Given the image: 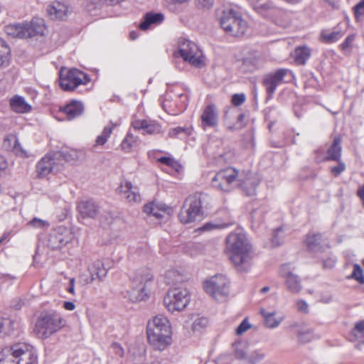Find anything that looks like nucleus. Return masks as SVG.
I'll list each match as a JSON object with an SVG mask.
<instances>
[{"label":"nucleus","mask_w":364,"mask_h":364,"mask_svg":"<svg viewBox=\"0 0 364 364\" xmlns=\"http://www.w3.org/2000/svg\"><path fill=\"white\" fill-rule=\"evenodd\" d=\"M119 192L130 203H139L141 202V196L138 188L134 187L132 183L129 181L121 183L119 187Z\"/></svg>","instance_id":"19"},{"label":"nucleus","mask_w":364,"mask_h":364,"mask_svg":"<svg viewBox=\"0 0 364 364\" xmlns=\"http://www.w3.org/2000/svg\"><path fill=\"white\" fill-rule=\"evenodd\" d=\"M297 336L299 342L301 343H306L318 338V336H317L311 328L299 331L297 333Z\"/></svg>","instance_id":"39"},{"label":"nucleus","mask_w":364,"mask_h":364,"mask_svg":"<svg viewBox=\"0 0 364 364\" xmlns=\"http://www.w3.org/2000/svg\"><path fill=\"white\" fill-rule=\"evenodd\" d=\"M208 319L204 317L197 318L192 324V330L193 331H199L208 325Z\"/></svg>","instance_id":"47"},{"label":"nucleus","mask_w":364,"mask_h":364,"mask_svg":"<svg viewBox=\"0 0 364 364\" xmlns=\"http://www.w3.org/2000/svg\"><path fill=\"white\" fill-rule=\"evenodd\" d=\"M11 56V49L6 43L0 38V67L7 66Z\"/></svg>","instance_id":"33"},{"label":"nucleus","mask_w":364,"mask_h":364,"mask_svg":"<svg viewBox=\"0 0 364 364\" xmlns=\"http://www.w3.org/2000/svg\"><path fill=\"white\" fill-rule=\"evenodd\" d=\"M137 137L134 136L132 134L128 133L121 144L122 149L129 152L136 144Z\"/></svg>","instance_id":"41"},{"label":"nucleus","mask_w":364,"mask_h":364,"mask_svg":"<svg viewBox=\"0 0 364 364\" xmlns=\"http://www.w3.org/2000/svg\"><path fill=\"white\" fill-rule=\"evenodd\" d=\"M345 164L338 161V165L331 168V173L335 176H338L345 170Z\"/></svg>","instance_id":"57"},{"label":"nucleus","mask_w":364,"mask_h":364,"mask_svg":"<svg viewBox=\"0 0 364 364\" xmlns=\"http://www.w3.org/2000/svg\"><path fill=\"white\" fill-rule=\"evenodd\" d=\"M26 225L29 228L39 230H46L50 224L47 220H44L38 218H34L28 221Z\"/></svg>","instance_id":"45"},{"label":"nucleus","mask_w":364,"mask_h":364,"mask_svg":"<svg viewBox=\"0 0 364 364\" xmlns=\"http://www.w3.org/2000/svg\"><path fill=\"white\" fill-rule=\"evenodd\" d=\"M88 270L89 272H92L94 277L99 279H102L107 274V271L104 267L103 263L100 260L94 262L92 266L89 267Z\"/></svg>","instance_id":"38"},{"label":"nucleus","mask_w":364,"mask_h":364,"mask_svg":"<svg viewBox=\"0 0 364 364\" xmlns=\"http://www.w3.org/2000/svg\"><path fill=\"white\" fill-rule=\"evenodd\" d=\"M354 38H355V37H354L353 35L348 36L346 38L344 42L341 45V48L343 50H346L347 48H350L351 45H352V43L354 41Z\"/></svg>","instance_id":"59"},{"label":"nucleus","mask_w":364,"mask_h":364,"mask_svg":"<svg viewBox=\"0 0 364 364\" xmlns=\"http://www.w3.org/2000/svg\"><path fill=\"white\" fill-rule=\"evenodd\" d=\"M351 336L353 341H358L355 348L360 350L361 346L364 345V321H360L355 324L351 331Z\"/></svg>","instance_id":"29"},{"label":"nucleus","mask_w":364,"mask_h":364,"mask_svg":"<svg viewBox=\"0 0 364 364\" xmlns=\"http://www.w3.org/2000/svg\"><path fill=\"white\" fill-rule=\"evenodd\" d=\"M279 274L284 279V284L289 291L297 294L301 290V279L298 275L294 273L289 264H285L281 267Z\"/></svg>","instance_id":"15"},{"label":"nucleus","mask_w":364,"mask_h":364,"mask_svg":"<svg viewBox=\"0 0 364 364\" xmlns=\"http://www.w3.org/2000/svg\"><path fill=\"white\" fill-rule=\"evenodd\" d=\"M159 161L168 166H173V168H176L178 171L181 168V166L176 161L169 157H161L159 159Z\"/></svg>","instance_id":"51"},{"label":"nucleus","mask_w":364,"mask_h":364,"mask_svg":"<svg viewBox=\"0 0 364 364\" xmlns=\"http://www.w3.org/2000/svg\"><path fill=\"white\" fill-rule=\"evenodd\" d=\"M171 326L166 317L156 316L147 324L146 334L149 343L156 350H163L171 344Z\"/></svg>","instance_id":"2"},{"label":"nucleus","mask_w":364,"mask_h":364,"mask_svg":"<svg viewBox=\"0 0 364 364\" xmlns=\"http://www.w3.org/2000/svg\"><path fill=\"white\" fill-rule=\"evenodd\" d=\"M235 222L232 219L229 218L224 222L215 221V223H207L200 227L199 230L205 232L215 229H225L232 225Z\"/></svg>","instance_id":"30"},{"label":"nucleus","mask_w":364,"mask_h":364,"mask_svg":"<svg viewBox=\"0 0 364 364\" xmlns=\"http://www.w3.org/2000/svg\"><path fill=\"white\" fill-rule=\"evenodd\" d=\"M170 209L164 204L148 203L144 206V212L149 215H152L156 219L164 218L165 215H168Z\"/></svg>","instance_id":"22"},{"label":"nucleus","mask_w":364,"mask_h":364,"mask_svg":"<svg viewBox=\"0 0 364 364\" xmlns=\"http://www.w3.org/2000/svg\"><path fill=\"white\" fill-rule=\"evenodd\" d=\"M86 75L77 69L62 68L60 71V86L65 91L74 90L78 85L85 83Z\"/></svg>","instance_id":"13"},{"label":"nucleus","mask_w":364,"mask_h":364,"mask_svg":"<svg viewBox=\"0 0 364 364\" xmlns=\"http://www.w3.org/2000/svg\"><path fill=\"white\" fill-rule=\"evenodd\" d=\"M264 318L265 325L268 328H275L279 325V323L282 321L283 318L279 317L278 318H275V312H267L264 309L261 311Z\"/></svg>","instance_id":"35"},{"label":"nucleus","mask_w":364,"mask_h":364,"mask_svg":"<svg viewBox=\"0 0 364 364\" xmlns=\"http://www.w3.org/2000/svg\"><path fill=\"white\" fill-rule=\"evenodd\" d=\"M185 134L186 135H189L191 132L188 128L177 127L175 128H172L168 132V136L171 138L176 137L181 134Z\"/></svg>","instance_id":"49"},{"label":"nucleus","mask_w":364,"mask_h":364,"mask_svg":"<svg viewBox=\"0 0 364 364\" xmlns=\"http://www.w3.org/2000/svg\"><path fill=\"white\" fill-rule=\"evenodd\" d=\"M161 132V125L155 122H147L144 132L149 134H157Z\"/></svg>","instance_id":"46"},{"label":"nucleus","mask_w":364,"mask_h":364,"mask_svg":"<svg viewBox=\"0 0 364 364\" xmlns=\"http://www.w3.org/2000/svg\"><path fill=\"white\" fill-rule=\"evenodd\" d=\"M250 326H251L249 323L247 318H245L236 328V334L238 336L242 335L250 328Z\"/></svg>","instance_id":"52"},{"label":"nucleus","mask_w":364,"mask_h":364,"mask_svg":"<svg viewBox=\"0 0 364 364\" xmlns=\"http://www.w3.org/2000/svg\"><path fill=\"white\" fill-rule=\"evenodd\" d=\"M60 110L65 113L69 120H71L82 114L84 106L79 101H72Z\"/></svg>","instance_id":"24"},{"label":"nucleus","mask_w":364,"mask_h":364,"mask_svg":"<svg viewBox=\"0 0 364 364\" xmlns=\"http://www.w3.org/2000/svg\"><path fill=\"white\" fill-rule=\"evenodd\" d=\"M111 350L116 355L122 357L124 355V350L122 346L117 343H113L110 346Z\"/></svg>","instance_id":"56"},{"label":"nucleus","mask_w":364,"mask_h":364,"mask_svg":"<svg viewBox=\"0 0 364 364\" xmlns=\"http://www.w3.org/2000/svg\"><path fill=\"white\" fill-rule=\"evenodd\" d=\"M297 308L299 311L307 313L308 312V304L306 301L300 300L297 301Z\"/></svg>","instance_id":"60"},{"label":"nucleus","mask_w":364,"mask_h":364,"mask_svg":"<svg viewBox=\"0 0 364 364\" xmlns=\"http://www.w3.org/2000/svg\"><path fill=\"white\" fill-rule=\"evenodd\" d=\"M164 16L161 13L147 12L139 25L141 30H147L151 25H158L163 22Z\"/></svg>","instance_id":"23"},{"label":"nucleus","mask_w":364,"mask_h":364,"mask_svg":"<svg viewBox=\"0 0 364 364\" xmlns=\"http://www.w3.org/2000/svg\"><path fill=\"white\" fill-rule=\"evenodd\" d=\"M356 18L364 15V0H361L354 8Z\"/></svg>","instance_id":"54"},{"label":"nucleus","mask_w":364,"mask_h":364,"mask_svg":"<svg viewBox=\"0 0 364 364\" xmlns=\"http://www.w3.org/2000/svg\"><path fill=\"white\" fill-rule=\"evenodd\" d=\"M254 9L260 15L265 18L269 17L270 13L274 9V6L271 2L259 4L254 6Z\"/></svg>","instance_id":"42"},{"label":"nucleus","mask_w":364,"mask_h":364,"mask_svg":"<svg viewBox=\"0 0 364 364\" xmlns=\"http://www.w3.org/2000/svg\"><path fill=\"white\" fill-rule=\"evenodd\" d=\"M63 164L59 162V154H49L43 157L36 165L38 177L43 178L52 172L60 171Z\"/></svg>","instance_id":"14"},{"label":"nucleus","mask_w":364,"mask_h":364,"mask_svg":"<svg viewBox=\"0 0 364 364\" xmlns=\"http://www.w3.org/2000/svg\"><path fill=\"white\" fill-rule=\"evenodd\" d=\"M344 33L345 32L340 29L339 26H338L331 33H322L321 38L324 42L331 43L341 38L344 35Z\"/></svg>","instance_id":"34"},{"label":"nucleus","mask_w":364,"mask_h":364,"mask_svg":"<svg viewBox=\"0 0 364 364\" xmlns=\"http://www.w3.org/2000/svg\"><path fill=\"white\" fill-rule=\"evenodd\" d=\"M12 322L9 318H0V333L6 332V328H10Z\"/></svg>","instance_id":"55"},{"label":"nucleus","mask_w":364,"mask_h":364,"mask_svg":"<svg viewBox=\"0 0 364 364\" xmlns=\"http://www.w3.org/2000/svg\"><path fill=\"white\" fill-rule=\"evenodd\" d=\"M82 278H83V282L85 284L92 283L95 279L92 272H89V275H82Z\"/></svg>","instance_id":"61"},{"label":"nucleus","mask_w":364,"mask_h":364,"mask_svg":"<svg viewBox=\"0 0 364 364\" xmlns=\"http://www.w3.org/2000/svg\"><path fill=\"white\" fill-rule=\"evenodd\" d=\"M245 119V114H239V116L237 117V122L238 123H241V125L238 126V127H230L229 129H231V130H234V129H240V128H242L243 127V121L244 119Z\"/></svg>","instance_id":"63"},{"label":"nucleus","mask_w":364,"mask_h":364,"mask_svg":"<svg viewBox=\"0 0 364 364\" xmlns=\"http://www.w3.org/2000/svg\"><path fill=\"white\" fill-rule=\"evenodd\" d=\"M205 291L217 301H224L229 294L230 282L223 274L212 277L204 283Z\"/></svg>","instance_id":"9"},{"label":"nucleus","mask_w":364,"mask_h":364,"mask_svg":"<svg viewBox=\"0 0 364 364\" xmlns=\"http://www.w3.org/2000/svg\"><path fill=\"white\" fill-rule=\"evenodd\" d=\"M321 241V235L318 233L307 236L305 242L309 250L312 251H318L322 248Z\"/></svg>","instance_id":"36"},{"label":"nucleus","mask_w":364,"mask_h":364,"mask_svg":"<svg viewBox=\"0 0 364 364\" xmlns=\"http://www.w3.org/2000/svg\"><path fill=\"white\" fill-rule=\"evenodd\" d=\"M198 4L203 8L210 9L214 3V0H198Z\"/></svg>","instance_id":"62"},{"label":"nucleus","mask_w":364,"mask_h":364,"mask_svg":"<svg viewBox=\"0 0 364 364\" xmlns=\"http://www.w3.org/2000/svg\"><path fill=\"white\" fill-rule=\"evenodd\" d=\"M110 124L112 125H107L105 127L102 134L97 137L95 141L96 145H103L107 141L109 136L112 134L113 128L118 126L119 124L118 122L114 124L112 122H110Z\"/></svg>","instance_id":"37"},{"label":"nucleus","mask_w":364,"mask_h":364,"mask_svg":"<svg viewBox=\"0 0 364 364\" xmlns=\"http://www.w3.org/2000/svg\"><path fill=\"white\" fill-rule=\"evenodd\" d=\"M246 97L243 93L235 94L232 97V103L235 106H240L245 101Z\"/></svg>","instance_id":"53"},{"label":"nucleus","mask_w":364,"mask_h":364,"mask_svg":"<svg viewBox=\"0 0 364 364\" xmlns=\"http://www.w3.org/2000/svg\"><path fill=\"white\" fill-rule=\"evenodd\" d=\"M285 234L282 227H279L274 230L272 237V244L274 247L281 245L284 242Z\"/></svg>","instance_id":"44"},{"label":"nucleus","mask_w":364,"mask_h":364,"mask_svg":"<svg viewBox=\"0 0 364 364\" xmlns=\"http://www.w3.org/2000/svg\"><path fill=\"white\" fill-rule=\"evenodd\" d=\"M189 301L188 290L181 288L170 289L164 299V305L171 312L183 310L188 304Z\"/></svg>","instance_id":"11"},{"label":"nucleus","mask_w":364,"mask_h":364,"mask_svg":"<svg viewBox=\"0 0 364 364\" xmlns=\"http://www.w3.org/2000/svg\"><path fill=\"white\" fill-rule=\"evenodd\" d=\"M72 238L73 235L69 230L60 227L50 232L48 245L53 250L60 249L68 244Z\"/></svg>","instance_id":"16"},{"label":"nucleus","mask_w":364,"mask_h":364,"mask_svg":"<svg viewBox=\"0 0 364 364\" xmlns=\"http://www.w3.org/2000/svg\"><path fill=\"white\" fill-rule=\"evenodd\" d=\"M265 358V354L261 350H255L248 354L247 364H259Z\"/></svg>","instance_id":"43"},{"label":"nucleus","mask_w":364,"mask_h":364,"mask_svg":"<svg viewBox=\"0 0 364 364\" xmlns=\"http://www.w3.org/2000/svg\"><path fill=\"white\" fill-rule=\"evenodd\" d=\"M10 107L17 113H27L31 110V106L26 102L25 99L19 95H15L10 99Z\"/></svg>","instance_id":"25"},{"label":"nucleus","mask_w":364,"mask_h":364,"mask_svg":"<svg viewBox=\"0 0 364 364\" xmlns=\"http://www.w3.org/2000/svg\"><path fill=\"white\" fill-rule=\"evenodd\" d=\"M205 195L196 193L189 196L184 201L178 214L179 220L183 224H188L200 220L203 215L202 204Z\"/></svg>","instance_id":"7"},{"label":"nucleus","mask_w":364,"mask_h":364,"mask_svg":"<svg viewBox=\"0 0 364 364\" xmlns=\"http://www.w3.org/2000/svg\"><path fill=\"white\" fill-rule=\"evenodd\" d=\"M311 55L310 49L306 46L298 47L294 50V60L299 65H304L309 58Z\"/></svg>","instance_id":"32"},{"label":"nucleus","mask_w":364,"mask_h":364,"mask_svg":"<svg viewBox=\"0 0 364 364\" xmlns=\"http://www.w3.org/2000/svg\"><path fill=\"white\" fill-rule=\"evenodd\" d=\"M183 281L182 276L177 270L171 269L165 274V282L167 284H176Z\"/></svg>","instance_id":"40"},{"label":"nucleus","mask_w":364,"mask_h":364,"mask_svg":"<svg viewBox=\"0 0 364 364\" xmlns=\"http://www.w3.org/2000/svg\"><path fill=\"white\" fill-rule=\"evenodd\" d=\"M201 127L203 129L206 128H213L218 124V112L216 107L210 105L205 107L200 116Z\"/></svg>","instance_id":"18"},{"label":"nucleus","mask_w":364,"mask_h":364,"mask_svg":"<svg viewBox=\"0 0 364 364\" xmlns=\"http://www.w3.org/2000/svg\"><path fill=\"white\" fill-rule=\"evenodd\" d=\"M238 171L232 167H227L218 171L212 178V186L223 192L231 191L237 181Z\"/></svg>","instance_id":"10"},{"label":"nucleus","mask_w":364,"mask_h":364,"mask_svg":"<svg viewBox=\"0 0 364 364\" xmlns=\"http://www.w3.org/2000/svg\"><path fill=\"white\" fill-rule=\"evenodd\" d=\"M65 324V321L59 314L54 312L43 313L36 323L35 332L39 338L45 339L58 331Z\"/></svg>","instance_id":"6"},{"label":"nucleus","mask_w":364,"mask_h":364,"mask_svg":"<svg viewBox=\"0 0 364 364\" xmlns=\"http://www.w3.org/2000/svg\"><path fill=\"white\" fill-rule=\"evenodd\" d=\"M55 154H59V162L63 164V161L73 162L82 159L84 156L82 151L76 149H65L59 152H55Z\"/></svg>","instance_id":"26"},{"label":"nucleus","mask_w":364,"mask_h":364,"mask_svg":"<svg viewBox=\"0 0 364 364\" xmlns=\"http://www.w3.org/2000/svg\"><path fill=\"white\" fill-rule=\"evenodd\" d=\"M46 11L51 19L63 20L67 16L68 7L66 4L55 1L48 6Z\"/></svg>","instance_id":"21"},{"label":"nucleus","mask_w":364,"mask_h":364,"mask_svg":"<svg viewBox=\"0 0 364 364\" xmlns=\"http://www.w3.org/2000/svg\"><path fill=\"white\" fill-rule=\"evenodd\" d=\"M241 182L240 186L248 196H252L256 194V188L259 184V179L254 176H249L245 179H239Z\"/></svg>","instance_id":"27"},{"label":"nucleus","mask_w":364,"mask_h":364,"mask_svg":"<svg viewBox=\"0 0 364 364\" xmlns=\"http://www.w3.org/2000/svg\"><path fill=\"white\" fill-rule=\"evenodd\" d=\"M289 73H291L290 70L282 68L264 76L263 85L269 96L274 93L277 87L283 82L284 77Z\"/></svg>","instance_id":"17"},{"label":"nucleus","mask_w":364,"mask_h":364,"mask_svg":"<svg viewBox=\"0 0 364 364\" xmlns=\"http://www.w3.org/2000/svg\"><path fill=\"white\" fill-rule=\"evenodd\" d=\"M8 166V163L5 158L2 156H0V171H4L6 169Z\"/></svg>","instance_id":"64"},{"label":"nucleus","mask_w":364,"mask_h":364,"mask_svg":"<svg viewBox=\"0 0 364 364\" xmlns=\"http://www.w3.org/2000/svg\"><path fill=\"white\" fill-rule=\"evenodd\" d=\"M220 25L226 33L232 36L243 35L247 28V23L238 11L232 8L223 11Z\"/></svg>","instance_id":"8"},{"label":"nucleus","mask_w":364,"mask_h":364,"mask_svg":"<svg viewBox=\"0 0 364 364\" xmlns=\"http://www.w3.org/2000/svg\"><path fill=\"white\" fill-rule=\"evenodd\" d=\"M46 31L44 20L35 17L30 22L12 23L5 26L8 36L19 38L43 36Z\"/></svg>","instance_id":"4"},{"label":"nucleus","mask_w":364,"mask_h":364,"mask_svg":"<svg viewBox=\"0 0 364 364\" xmlns=\"http://www.w3.org/2000/svg\"><path fill=\"white\" fill-rule=\"evenodd\" d=\"M225 241V250L233 264L238 271H247L252 265L253 252L245 232L237 229L230 232Z\"/></svg>","instance_id":"1"},{"label":"nucleus","mask_w":364,"mask_h":364,"mask_svg":"<svg viewBox=\"0 0 364 364\" xmlns=\"http://www.w3.org/2000/svg\"><path fill=\"white\" fill-rule=\"evenodd\" d=\"M178 52L183 59L191 65L201 68L204 65L202 53L193 42L185 38L180 39Z\"/></svg>","instance_id":"12"},{"label":"nucleus","mask_w":364,"mask_h":364,"mask_svg":"<svg viewBox=\"0 0 364 364\" xmlns=\"http://www.w3.org/2000/svg\"><path fill=\"white\" fill-rule=\"evenodd\" d=\"M352 277L361 284L364 283V276L363 269L358 264H355L352 273Z\"/></svg>","instance_id":"50"},{"label":"nucleus","mask_w":364,"mask_h":364,"mask_svg":"<svg viewBox=\"0 0 364 364\" xmlns=\"http://www.w3.org/2000/svg\"><path fill=\"white\" fill-rule=\"evenodd\" d=\"M232 346L235 358L246 360L248 356V343L245 341H237L233 343Z\"/></svg>","instance_id":"31"},{"label":"nucleus","mask_w":364,"mask_h":364,"mask_svg":"<svg viewBox=\"0 0 364 364\" xmlns=\"http://www.w3.org/2000/svg\"><path fill=\"white\" fill-rule=\"evenodd\" d=\"M77 209L80 215L84 218H94L100 212L98 205L92 200L81 201L77 205Z\"/></svg>","instance_id":"20"},{"label":"nucleus","mask_w":364,"mask_h":364,"mask_svg":"<svg viewBox=\"0 0 364 364\" xmlns=\"http://www.w3.org/2000/svg\"><path fill=\"white\" fill-rule=\"evenodd\" d=\"M11 139L14 141V149L16 153L23 157H28V155L27 151L22 148L16 136H12Z\"/></svg>","instance_id":"48"},{"label":"nucleus","mask_w":364,"mask_h":364,"mask_svg":"<svg viewBox=\"0 0 364 364\" xmlns=\"http://www.w3.org/2000/svg\"><path fill=\"white\" fill-rule=\"evenodd\" d=\"M147 120H139V119H137V120H134L132 125L133 127V128L136 130H144L145 129V126L146 125V123H147Z\"/></svg>","instance_id":"58"},{"label":"nucleus","mask_w":364,"mask_h":364,"mask_svg":"<svg viewBox=\"0 0 364 364\" xmlns=\"http://www.w3.org/2000/svg\"><path fill=\"white\" fill-rule=\"evenodd\" d=\"M153 275L149 269H141L136 272L131 281V286L127 291V297L132 302H139L148 296V289L151 283Z\"/></svg>","instance_id":"5"},{"label":"nucleus","mask_w":364,"mask_h":364,"mask_svg":"<svg viewBox=\"0 0 364 364\" xmlns=\"http://www.w3.org/2000/svg\"><path fill=\"white\" fill-rule=\"evenodd\" d=\"M341 138L337 136L334 138L333 144L327 150L326 160L338 161L341 156L342 147L341 146Z\"/></svg>","instance_id":"28"},{"label":"nucleus","mask_w":364,"mask_h":364,"mask_svg":"<svg viewBox=\"0 0 364 364\" xmlns=\"http://www.w3.org/2000/svg\"><path fill=\"white\" fill-rule=\"evenodd\" d=\"M36 359L31 346L16 343L0 353V364H32Z\"/></svg>","instance_id":"3"}]
</instances>
